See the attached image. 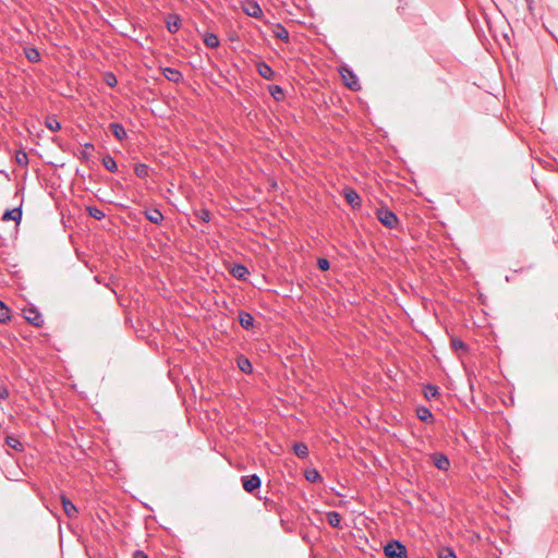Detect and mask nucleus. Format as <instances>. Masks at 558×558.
<instances>
[{"label":"nucleus","mask_w":558,"mask_h":558,"mask_svg":"<svg viewBox=\"0 0 558 558\" xmlns=\"http://www.w3.org/2000/svg\"><path fill=\"white\" fill-rule=\"evenodd\" d=\"M384 553L387 558H409L407 547L397 539L389 541L384 547Z\"/></svg>","instance_id":"f257e3e1"},{"label":"nucleus","mask_w":558,"mask_h":558,"mask_svg":"<svg viewBox=\"0 0 558 558\" xmlns=\"http://www.w3.org/2000/svg\"><path fill=\"white\" fill-rule=\"evenodd\" d=\"M376 217L380 223L389 229H393L398 225L397 215L388 208L377 209Z\"/></svg>","instance_id":"f03ea898"},{"label":"nucleus","mask_w":558,"mask_h":558,"mask_svg":"<svg viewBox=\"0 0 558 558\" xmlns=\"http://www.w3.org/2000/svg\"><path fill=\"white\" fill-rule=\"evenodd\" d=\"M340 73L348 88L351 90H359L361 88L357 76L348 66H341Z\"/></svg>","instance_id":"7ed1b4c3"},{"label":"nucleus","mask_w":558,"mask_h":558,"mask_svg":"<svg viewBox=\"0 0 558 558\" xmlns=\"http://www.w3.org/2000/svg\"><path fill=\"white\" fill-rule=\"evenodd\" d=\"M25 319L35 327H41L44 324V318L40 312L34 307L29 306L23 310Z\"/></svg>","instance_id":"20e7f679"},{"label":"nucleus","mask_w":558,"mask_h":558,"mask_svg":"<svg viewBox=\"0 0 558 558\" xmlns=\"http://www.w3.org/2000/svg\"><path fill=\"white\" fill-rule=\"evenodd\" d=\"M242 485L245 492L252 494L258 489L262 485V481L258 475L252 474L248 476H242Z\"/></svg>","instance_id":"39448f33"},{"label":"nucleus","mask_w":558,"mask_h":558,"mask_svg":"<svg viewBox=\"0 0 558 558\" xmlns=\"http://www.w3.org/2000/svg\"><path fill=\"white\" fill-rule=\"evenodd\" d=\"M62 509L68 518L73 519L77 517L78 510L76 506L64 495H61Z\"/></svg>","instance_id":"423d86ee"},{"label":"nucleus","mask_w":558,"mask_h":558,"mask_svg":"<svg viewBox=\"0 0 558 558\" xmlns=\"http://www.w3.org/2000/svg\"><path fill=\"white\" fill-rule=\"evenodd\" d=\"M344 198L352 208L361 207V196L353 189H344Z\"/></svg>","instance_id":"0eeeda50"},{"label":"nucleus","mask_w":558,"mask_h":558,"mask_svg":"<svg viewBox=\"0 0 558 558\" xmlns=\"http://www.w3.org/2000/svg\"><path fill=\"white\" fill-rule=\"evenodd\" d=\"M256 69H257L258 74L263 78L268 80V81L275 80L276 73L272 70V68L270 65H268L266 62L260 61V62L256 63Z\"/></svg>","instance_id":"6e6552de"},{"label":"nucleus","mask_w":558,"mask_h":558,"mask_svg":"<svg viewBox=\"0 0 558 558\" xmlns=\"http://www.w3.org/2000/svg\"><path fill=\"white\" fill-rule=\"evenodd\" d=\"M165 22L167 31L171 34L177 33L181 27V19L178 14H169Z\"/></svg>","instance_id":"1a4fd4ad"},{"label":"nucleus","mask_w":558,"mask_h":558,"mask_svg":"<svg viewBox=\"0 0 558 558\" xmlns=\"http://www.w3.org/2000/svg\"><path fill=\"white\" fill-rule=\"evenodd\" d=\"M230 274L239 280H246L250 271L247 267L242 264H233L230 268Z\"/></svg>","instance_id":"9d476101"},{"label":"nucleus","mask_w":558,"mask_h":558,"mask_svg":"<svg viewBox=\"0 0 558 558\" xmlns=\"http://www.w3.org/2000/svg\"><path fill=\"white\" fill-rule=\"evenodd\" d=\"M109 130L118 141L126 138L128 134L124 126L121 123L112 122L109 124Z\"/></svg>","instance_id":"9b49d317"},{"label":"nucleus","mask_w":558,"mask_h":558,"mask_svg":"<svg viewBox=\"0 0 558 558\" xmlns=\"http://www.w3.org/2000/svg\"><path fill=\"white\" fill-rule=\"evenodd\" d=\"M244 12L252 17H259L263 14V11L259 4L255 1H247L244 4Z\"/></svg>","instance_id":"f8f14e48"},{"label":"nucleus","mask_w":558,"mask_h":558,"mask_svg":"<svg viewBox=\"0 0 558 558\" xmlns=\"http://www.w3.org/2000/svg\"><path fill=\"white\" fill-rule=\"evenodd\" d=\"M433 462H434L435 466L441 471L448 470V468L450 465L449 459L444 453H434Z\"/></svg>","instance_id":"ddd939ff"},{"label":"nucleus","mask_w":558,"mask_h":558,"mask_svg":"<svg viewBox=\"0 0 558 558\" xmlns=\"http://www.w3.org/2000/svg\"><path fill=\"white\" fill-rule=\"evenodd\" d=\"M162 74L168 81L173 82V83H179L183 78L182 73L179 70L173 69V68H165L162 70Z\"/></svg>","instance_id":"4468645a"},{"label":"nucleus","mask_w":558,"mask_h":558,"mask_svg":"<svg viewBox=\"0 0 558 558\" xmlns=\"http://www.w3.org/2000/svg\"><path fill=\"white\" fill-rule=\"evenodd\" d=\"M239 323L242 328L250 330L254 326V318L248 312L241 311L239 313Z\"/></svg>","instance_id":"2eb2a0df"},{"label":"nucleus","mask_w":558,"mask_h":558,"mask_svg":"<svg viewBox=\"0 0 558 558\" xmlns=\"http://www.w3.org/2000/svg\"><path fill=\"white\" fill-rule=\"evenodd\" d=\"M145 217L151 223L159 225L163 220V215L157 208H151L145 211Z\"/></svg>","instance_id":"dca6fc26"},{"label":"nucleus","mask_w":558,"mask_h":558,"mask_svg":"<svg viewBox=\"0 0 558 558\" xmlns=\"http://www.w3.org/2000/svg\"><path fill=\"white\" fill-rule=\"evenodd\" d=\"M327 522L332 527H341L342 518L337 511H329L326 514Z\"/></svg>","instance_id":"f3484780"},{"label":"nucleus","mask_w":558,"mask_h":558,"mask_svg":"<svg viewBox=\"0 0 558 558\" xmlns=\"http://www.w3.org/2000/svg\"><path fill=\"white\" fill-rule=\"evenodd\" d=\"M21 218H22V209L20 207L11 209V210H5L2 216V220H14L16 222H19L21 220Z\"/></svg>","instance_id":"a211bd4d"},{"label":"nucleus","mask_w":558,"mask_h":558,"mask_svg":"<svg viewBox=\"0 0 558 558\" xmlns=\"http://www.w3.org/2000/svg\"><path fill=\"white\" fill-rule=\"evenodd\" d=\"M238 367L245 374H250L253 371L251 361L243 355L238 357Z\"/></svg>","instance_id":"6ab92c4d"},{"label":"nucleus","mask_w":558,"mask_h":558,"mask_svg":"<svg viewBox=\"0 0 558 558\" xmlns=\"http://www.w3.org/2000/svg\"><path fill=\"white\" fill-rule=\"evenodd\" d=\"M306 481L311 483L322 482L323 477L316 469H306L304 472Z\"/></svg>","instance_id":"aec40b11"},{"label":"nucleus","mask_w":558,"mask_h":558,"mask_svg":"<svg viewBox=\"0 0 558 558\" xmlns=\"http://www.w3.org/2000/svg\"><path fill=\"white\" fill-rule=\"evenodd\" d=\"M295 456L301 459H305L308 456V447L304 442H295L293 445Z\"/></svg>","instance_id":"412c9836"},{"label":"nucleus","mask_w":558,"mask_h":558,"mask_svg":"<svg viewBox=\"0 0 558 558\" xmlns=\"http://www.w3.org/2000/svg\"><path fill=\"white\" fill-rule=\"evenodd\" d=\"M416 416L420 421L427 422L432 418L433 414L428 408L422 405L416 409Z\"/></svg>","instance_id":"4be33fe9"},{"label":"nucleus","mask_w":558,"mask_h":558,"mask_svg":"<svg viewBox=\"0 0 558 558\" xmlns=\"http://www.w3.org/2000/svg\"><path fill=\"white\" fill-rule=\"evenodd\" d=\"M438 395L439 390L437 386L428 384L424 387V396L426 399H435L438 397Z\"/></svg>","instance_id":"5701e85b"},{"label":"nucleus","mask_w":558,"mask_h":558,"mask_svg":"<svg viewBox=\"0 0 558 558\" xmlns=\"http://www.w3.org/2000/svg\"><path fill=\"white\" fill-rule=\"evenodd\" d=\"M102 165L110 172H116L118 170L117 162L110 155H106L102 158Z\"/></svg>","instance_id":"b1692460"},{"label":"nucleus","mask_w":558,"mask_h":558,"mask_svg":"<svg viewBox=\"0 0 558 558\" xmlns=\"http://www.w3.org/2000/svg\"><path fill=\"white\" fill-rule=\"evenodd\" d=\"M25 57L29 62H38L40 60V53L36 48H26Z\"/></svg>","instance_id":"393cba45"},{"label":"nucleus","mask_w":558,"mask_h":558,"mask_svg":"<svg viewBox=\"0 0 558 558\" xmlns=\"http://www.w3.org/2000/svg\"><path fill=\"white\" fill-rule=\"evenodd\" d=\"M86 210H87L88 215L96 220H101L105 218V213L98 207L88 206L86 208Z\"/></svg>","instance_id":"a878e982"},{"label":"nucleus","mask_w":558,"mask_h":558,"mask_svg":"<svg viewBox=\"0 0 558 558\" xmlns=\"http://www.w3.org/2000/svg\"><path fill=\"white\" fill-rule=\"evenodd\" d=\"M94 149V145L92 143H86L84 144V148L83 150L80 153V158L83 160V161H89L90 160V150Z\"/></svg>","instance_id":"bb28decb"},{"label":"nucleus","mask_w":558,"mask_h":558,"mask_svg":"<svg viewBox=\"0 0 558 558\" xmlns=\"http://www.w3.org/2000/svg\"><path fill=\"white\" fill-rule=\"evenodd\" d=\"M149 168L145 163L135 165L134 172L138 178H146L148 175Z\"/></svg>","instance_id":"cd10ccee"},{"label":"nucleus","mask_w":558,"mask_h":558,"mask_svg":"<svg viewBox=\"0 0 558 558\" xmlns=\"http://www.w3.org/2000/svg\"><path fill=\"white\" fill-rule=\"evenodd\" d=\"M451 349L454 351V352H458V351H465L468 349V345L465 344L464 341H462L461 339L459 338H452L451 339Z\"/></svg>","instance_id":"c85d7f7f"},{"label":"nucleus","mask_w":558,"mask_h":558,"mask_svg":"<svg viewBox=\"0 0 558 558\" xmlns=\"http://www.w3.org/2000/svg\"><path fill=\"white\" fill-rule=\"evenodd\" d=\"M204 44L209 48H216L219 46V39L215 34H207Z\"/></svg>","instance_id":"c756f323"},{"label":"nucleus","mask_w":558,"mask_h":558,"mask_svg":"<svg viewBox=\"0 0 558 558\" xmlns=\"http://www.w3.org/2000/svg\"><path fill=\"white\" fill-rule=\"evenodd\" d=\"M10 320V308L0 301V323H7Z\"/></svg>","instance_id":"7c9ffc66"},{"label":"nucleus","mask_w":558,"mask_h":558,"mask_svg":"<svg viewBox=\"0 0 558 558\" xmlns=\"http://www.w3.org/2000/svg\"><path fill=\"white\" fill-rule=\"evenodd\" d=\"M15 161L20 166H23V167L27 166V163H28L27 154L24 150L16 151V154H15Z\"/></svg>","instance_id":"2f4dec72"},{"label":"nucleus","mask_w":558,"mask_h":558,"mask_svg":"<svg viewBox=\"0 0 558 558\" xmlns=\"http://www.w3.org/2000/svg\"><path fill=\"white\" fill-rule=\"evenodd\" d=\"M7 444L14 450H17V451L23 450L22 442L19 439H16L15 437H12V436L7 437Z\"/></svg>","instance_id":"473e14b6"},{"label":"nucleus","mask_w":558,"mask_h":558,"mask_svg":"<svg viewBox=\"0 0 558 558\" xmlns=\"http://www.w3.org/2000/svg\"><path fill=\"white\" fill-rule=\"evenodd\" d=\"M269 93L276 100H280L283 95V89L279 85H271L269 86Z\"/></svg>","instance_id":"72a5a7b5"},{"label":"nucleus","mask_w":558,"mask_h":558,"mask_svg":"<svg viewBox=\"0 0 558 558\" xmlns=\"http://www.w3.org/2000/svg\"><path fill=\"white\" fill-rule=\"evenodd\" d=\"M439 558H457V556L452 549L445 547L440 549Z\"/></svg>","instance_id":"f704fd0d"},{"label":"nucleus","mask_w":558,"mask_h":558,"mask_svg":"<svg viewBox=\"0 0 558 558\" xmlns=\"http://www.w3.org/2000/svg\"><path fill=\"white\" fill-rule=\"evenodd\" d=\"M317 266L322 271H327L330 268V263L327 258H318Z\"/></svg>","instance_id":"c9c22d12"},{"label":"nucleus","mask_w":558,"mask_h":558,"mask_svg":"<svg viewBox=\"0 0 558 558\" xmlns=\"http://www.w3.org/2000/svg\"><path fill=\"white\" fill-rule=\"evenodd\" d=\"M276 37L281 40H289V32L284 27L280 26L276 32Z\"/></svg>","instance_id":"e433bc0d"},{"label":"nucleus","mask_w":558,"mask_h":558,"mask_svg":"<svg viewBox=\"0 0 558 558\" xmlns=\"http://www.w3.org/2000/svg\"><path fill=\"white\" fill-rule=\"evenodd\" d=\"M106 83H107V85L113 87V86L117 85L118 80H117V77L112 73H108L106 75Z\"/></svg>","instance_id":"4c0bfd02"},{"label":"nucleus","mask_w":558,"mask_h":558,"mask_svg":"<svg viewBox=\"0 0 558 558\" xmlns=\"http://www.w3.org/2000/svg\"><path fill=\"white\" fill-rule=\"evenodd\" d=\"M47 126L48 129H50L51 131H58L60 130L61 125L60 123L56 120V119H51L47 122Z\"/></svg>","instance_id":"58836bf2"},{"label":"nucleus","mask_w":558,"mask_h":558,"mask_svg":"<svg viewBox=\"0 0 558 558\" xmlns=\"http://www.w3.org/2000/svg\"><path fill=\"white\" fill-rule=\"evenodd\" d=\"M201 219L205 222H208L210 220V213L208 210H202Z\"/></svg>","instance_id":"ea45409f"},{"label":"nucleus","mask_w":558,"mask_h":558,"mask_svg":"<svg viewBox=\"0 0 558 558\" xmlns=\"http://www.w3.org/2000/svg\"><path fill=\"white\" fill-rule=\"evenodd\" d=\"M133 558H148V556L142 550H135L133 554Z\"/></svg>","instance_id":"a19ab883"},{"label":"nucleus","mask_w":558,"mask_h":558,"mask_svg":"<svg viewBox=\"0 0 558 558\" xmlns=\"http://www.w3.org/2000/svg\"><path fill=\"white\" fill-rule=\"evenodd\" d=\"M9 397V391L8 389L3 388L0 390V398L1 399H7Z\"/></svg>","instance_id":"79ce46f5"},{"label":"nucleus","mask_w":558,"mask_h":558,"mask_svg":"<svg viewBox=\"0 0 558 558\" xmlns=\"http://www.w3.org/2000/svg\"><path fill=\"white\" fill-rule=\"evenodd\" d=\"M524 1H525V3H526L527 10H529L530 12H532V11H533V3H534V0H524Z\"/></svg>","instance_id":"37998d69"}]
</instances>
